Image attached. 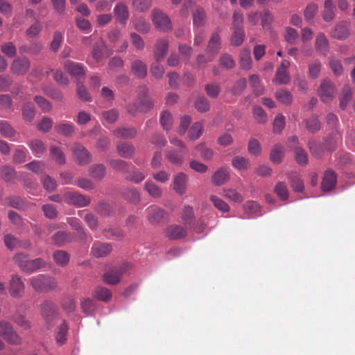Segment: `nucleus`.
I'll return each mask as SVG.
<instances>
[{
	"label": "nucleus",
	"instance_id": "obj_36",
	"mask_svg": "<svg viewBox=\"0 0 355 355\" xmlns=\"http://www.w3.org/2000/svg\"><path fill=\"white\" fill-rule=\"evenodd\" d=\"M117 137L132 138L136 136L137 130L135 128H119L114 131Z\"/></svg>",
	"mask_w": 355,
	"mask_h": 355
},
{
	"label": "nucleus",
	"instance_id": "obj_48",
	"mask_svg": "<svg viewBox=\"0 0 355 355\" xmlns=\"http://www.w3.org/2000/svg\"><path fill=\"white\" fill-rule=\"evenodd\" d=\"M210 200L213 203L214 206L222 212H227L230 210V206L221 198L216 196L211 195L210 196Z\"/></svg>",
	"mask_w": 355,
	"mask_h": 355
},
{
	"label": "nucleus",
	"instance_id": "obj_21",
	"mask_svg": "<svg viewBox=\"0 0 355 355\" xmlns=\"http://www.w3.org/2000/svg\"><path fill=\"white\" fill-rule=\"evenodd\" d=\"M230 179V173L227 168H220L215 171L211 177V182L216 186H220Z\"/></svg>",
	"mask_w": 355,
	"mask_h": 355
},
{
	"label": "nucleus",
	"instance_id": "obj_1",
	"mask_svg": "<svg viewBox=\"0 0 355 355\" xmlns=\"http://www.w3.org/2000/svg\"><path fill=\"white\" fill-rule=\"evenodd\" d=\"M13 259L22 271L28 273L33 272L46 265L42 259L37 258L31 260L28 259V255L24 253L15 254Z\"/></svg>",
	"mask_w": 355,
	"mask_h": 355
},
{
	"label": "nucleus",
	"instance_id": "obj_26",
	"mask_svg": "<svg viewBox=\"0 0 355 355\" xmlns=\"http://www.w3.org/2000/svg\"><path fill=\"white\" fill-rule=\"evenodd\" d=\"M284 156V147L280 144H275L270 152V159L275 164H279L282 162Z\"/></svg>",
	"mask_w": 355,
	"mask_h": 355
},
{
	"label": "nucleus",
	"instance_id": "obj_30",
	"mask_svg": "<svg viewBox=\"0 0 355 355\" xmlns=\"http://www.w3.org/2000/svg\"><path fill=\"white\" fill-rule=\"evenodd\" d=\"M232 29L233 33L230 39L231 44L234 46H239L242 44L245 37L243 28H236Z\"/></svg>",
	"mask_w": 355,
	"mask_h": 355
},
{
	"label": "nucleus",
	"instance_id": "obj_38",
	"mask_svg": "<svg viewBox=\"0 0 355 355\" xmlns=\"http://www.w3.org/2000/svg\"><path fill=\"white\" fill-rule=\"evenodd\" d=\"M144 189L148 193L154 198H158L162 196V191L161 189L152 181H147L145 184Z\"/></svg>",
	"mask_w": 355,
	"mask_h": 355
},
{
	"label": "nucleus",
	"instance_id": "obj_63",
	"mask_svg": "<svg viewBox=\"0 0 355 355\" xmlns=\"http://www.w3.org/2000/svg\"><path fill=\"white\" fill-rule=\"evenodd\" d=\"M248 150L250 154L253 155H259L261 153V146L256 139H250L248 145Z\"/></svg>",
	"mask_w": 355,
	"mask_h": 355
},
{
	"label": "nucleus",
	"instance_id": "obj_49",
	"mask_svg": "<svg viewBox=\"0 0 355 355\" xmlns=\"http://www.w3.org/2000/svg\"><path fill=\"white\" fill-rule=\"evenodd\" d=\"M295 159L300 165H305L308 162L307 153L301 147H296L293 149Z\"/></svg>",
	"mask_w": 355,
	"mask_h": 355
},
{
	"label": "nucleus",
	"instance_id": "obj_5",
	"mask_svg": "<svg viewBox=\"0 0 355 355\" xmlns=\"http://www.w3.org/2000/svg\"><path fill=\"white\" fill-rule=\"evenodd\" d=\"M152 20L155 27L160 31H166L171 28V24L168 16L159 10L152 12Z\"/></svg>",
	"mask_w": 355,
	"mask_h": 355
},
{
	"label": "nucleus",
	"instance_id": "obj_39",
	"mask_svg": "<svg viewBox=\"0 0 355 355\" xmlns=\"http://www.w3.org/2000/svg\"><path fill=\"white\" fill-rule=\"evenodd\" d=\"M1 177L6 182L13 181L16 178L15 169L9 166H4L1 168Z\"/></svg>",
	"mask_w": 355,
	"mask_h": 355
},
{
	"label": "nucleus",
	"instance_id": "obj_14",
	"mask_svg": "<svg viewBox=\"0 0 355 355\" xmlns=\"http://www.w3.org/2000/svg\"><path fill=\"white\" fill-rule=\"evenodd\" d=\"M335 89L331 84L329 80L324 79L322 80L320 85V89L318 91L319 95L321 99L324 102H328L331 101L334 96Z\"/></svg>",
	"mask_w": 355,
	"mask_h": 355
},
{
	"label": "nucleus",
	"instance_id": "obj_31",
	"mask_svg": "<svg viewBox=\"0 0 355 355\" xmlns=\"http://www.w3.org/2000/svg\"><path fill=\"white\" fill-rule=\"evenodd\" d=\"M28 146L35 157H40L46 150L43 142L37 139L31 140L28 144Z\"/></svg>",
	"mask_w": 355,
	"mask_h": 355
},
{
	"label": "nucleus",
	"instance_id": "obj_45",
	"mask_svg": "<svg viewBox=\"0 0 355 355\" xmlns=\"http://www.w3.org/2000/svg\"><path fill=\"white\" fill-rule=\"evenodd\" d=\"M0 132L6 138L12 137L16 133L14 128L6 121L0 122Z\"/></svg>",
	"mask_w": 355,
	"mask_h": 355
},
{
	"label": "nucleus",
	"instance_id": "obj_4",
	"mask_svg": "<svg viewBox=\"0 0 355 355\" xmlns=\"http://www.w3.org/2000/svg\"><path fill=\"white\" fill-rule=\"evenodd\" d=\"M76 162L81 166L86 165L91 162V155L89 151L80 144L76 143L71 148Z\"/></svg>",
	"mask_w": 355,
	"mask_h": 355
},
{
	"label": "nucleus",
	"instance_id": "obj_29",
	"mask_svg": "<svg viewBox=\"0 0 355 355\" xmlns=\"http://www.w3.org/2000/svg\"><path fill=\"white\" fill-rule=\"evenodd\" d=\"M53 258L57 265L64 267L69 261V254L63 250H56L53 254Z\"/></svg>",
	"mask_w": 355,
	"mask_h": 355
},
{
	"label": "nucleus",
	"instance_id": "obj_58",
	"mask_svg": "<svg viewBox=\"0 0 355 355\" xmlns=\"http://www.w3.org/2000/svg\"><path fill=\"white\" fill-rule=\"evenodd\" d=\"M205 89L209 97L216 98L219 94L220 88L218 83H213L207 84Z\"/></svg>",
	"mask_w": 355,
	"mask_h": 355
},
{
	"label": "nucleus",
	"instance_id": "obj_27",
	"mask_svg": "<svg viewBox=\"0 0 355 355\" xmlns=\"http://www.w3.org/2000/svg\"><path fill=\"white\" fill-rule=\"evenodd\" d=\"M132 72L138 78H143L147 75V66L141 60H137L132 63Z\"/></svg>",
	"mask_w": 355,
	"mask_h": 355
},
{
	"label": "nucleus",
	"instance_id": "obj_40",
	"mask_svg": "<svg viewBox=\"0 0 355 355\" xmlns=\"http://www.w3.org/2000/svg\"><path fill=\"white\" fill-rule=\"evenodd\" d=\"M232 164L237 170H245L250 167L249 160L241 156H235L232 160Z\"/></svg>",
	"mask_w": 355,
	"mask_h": 355
},
{
	"label": "nucleus",
	"instance_id": "obj_20",
	"mask_svg": "<svg viewBox=\"0 0 355 355\" xmlns=\"http://www.w3.org/2000/svg\"><path fill=\"white\" fill-rule=\"evenodd\" d=\"M336 175L332 171H327L324 173L321 188L323 191H330L336 184Z\"/></svg>",
	"mask_w": 355,
	"mask_h": 355
},
{
	"label": "nucleus",
	"instance_id": "obj_8",
	"mask_svg": "<svg viewBox=\"0 0 355 355\" xmlns=\"http://www.w3.org/2000/svg\"><path fill=\"white\" fill-rule=\"evenodd\" d=\"M64 67L67 73L78 81L85 78V72L81 64L67 60L64 62Z\"/></svg>",
	"mask_w": 355,
	"mask_h": 355
},
{
	"label": "nucleus",
	"instance_id": "obj_41",
	"mask_svg": "<svg viewBox=\"0 0 355 355\" xmlns=\"http://www.w3.org/2000/svg\"><path fill=\"white\" fill-rule=\"evenodd\" d=\"M220 49V37L218 33L212 35L207 46V49L212 53H216Z\"/></svg>",
	"mask_w": 355,
	"mask_h": 355
},
{
	"label": "nucleus",
	"instance_id": "obj_61",
	"mask_svg": "<svg viewBox=\"0 0 355 355\" xmlns=\"http://www.w3.org/2000/svg\"><path fill=\"white\" fill-rule=\"evenodd\" d=\"M35 101L44 112H49L52 108L51 103L43 96H36L35 97Z\"/></svg>",
	"mask_w": 355,
	"mask_h": 355
},
{
	"label": "nucleus",
	"instance_id": "obj_56",
	"mask_svg": "<svg viewBox=\"0 0 355 355\" xmlns=\"http://www.w3.org/2000/svg\"><path fill=\"white\" fill-rule=\"evenodd\" d=\"M305 123L307 130L311 132H316L320 128V123L315 116H312L306 120Z\"/></svg>",
	"mask_w": 355,
	"mask_h": 355
},
{
	"label": "nucleus",
	"instance_id": "obj_9",
	"mask_svg": "<svg viewBox=\"0 0 355 355\" xmlns=\"http://www.w3.org/2000/svg\"><path fill=\"white\" fill-rule=\"evenodd\" d=\"M128 268V265L124 264L119 268H113L105 272L103 275V280L108 284H116L119 282L121 276Z\"/></svg>",
	"mask_w": 355,
	"mask_h": 355
},
{
	"label": "nucleus",
	"instance_id": "obj_62",
	"mask_svg": "<svg viewBox=\"0 0 355 355\" xmlns=\"http://www.w3.org/2000/svg\"><path fill=\"white\" fill-rule=\"evenodd\" d=\"M275 193L282 200H286L288 198V191L286 186L283 182H278L275 188Z\"/></svg>",
	"mask_w": 355,
	"mask_h": 355
},
{
	"label": "nucleus",
	"instance_id": "obj_50",
	"mask_svg": "<svg viewBox=\"0 0 355 355\" xmlns=\"http://www.w3.org/2000/svg\"><path fill=\"white\" fill-rule=\"evenodd\" d=\"M250 83L253 88L254 93L257 96H259L263 93L264 88L260 84V79L257 75H252L249 78Z\"/></svg>",
	"mask_w": 355,
	"mask_h": 355
},
{
	"label": "nucleus",
	"instance_id": "obj_25",
	"mask_svg": "<svg viewBox=\"0 0 355 355\" xmlns=\"http://www.w3.org/2000/svg\"><path fill=\"white\" fill-rule=\"evenodd\" d=\"M55 130L64 137H71L74 133V125L71 122H61L55 125Z\"/></svg>",
	"mask_w": 355,
	"mask_h": 355
},
{
	"label": "nucleus",
	"instance_id": "obj_23",
	"mask_svg": "<svg viewBox=\"0 0 355 355\" xmlns=\"http://www.w3.org/2000/svg\"><path fill=\"white\" fill-rule=\"evenodd\" d=\"M186 230L180 225H170L166 228V235L171 240L180 239L186 236Z\"/></svg>",
	"mask_w": 355,
	"mask_h": 355
},
{
	"label": "nucleus",
	"instance_id": "obj_52",
	"mask_svg": "<svg viewBox=\"0 0 355 355\" xmlns=\"http://www.w3.org/2000/svg\"><path fill=\"white\" fill-rule=\"evenodd\" d=\"M203 124L202 122L195 123L189 130V138L191 140L198 139L202 134Z\"/></svg>",
	"mask_w": 355,
	"mask_h": 355
},
{
	"label": "nucleus",
	"instance_id": "obj_16",
	"mask_svg": "<svg viewBox=\"0 0 355 355\" xmlns=\"http://www.w3.org/2000/svg\"><path fill=\"white\" fill-rule=\"evenodd\" d=\"M112 250L110 244L97 242L93 244L91 252L95 257L101 258L108 255Z\"/></svg>",
	"mask_w": 355,
	"mask_h": 355
},
{
	"label": "nucleus",
	"instance_id": "obj_46",
	"mask_svg": "<svg viewBox=\"0 0 355 355\" xmlns=\"http://www.w3.org/2000/svg\"><path fill=\"white\" fill-rule=\"evenodd\" d=\"M352 96L351 87L349 85L344 86L340 99V107L342 109L346 107L348 103L350 101Z\"/></svg>",
	"mask_w": 355,
	"mask_h": 355
},
{
	"label": "nucleus",
	"instance_id": "obj_59",
	"mask_svg": "<svg viewBox=\"0 0 355 355\" xmlns=\"http://www.w3.org/2000/svg\"><path fill=\"white\" fill-rule=\"evenodd\" d=\"M135 28L141 33H146L149 30L150 24L143 18H137L133 21Z\"/></svg>",
	"mask_w": 355,
	"mask_h": 355
},
{
	"label": "nucleus",
	"instance_id": "obj_11",
	"mask_svg": "<svg viewBox=\"0 0 355 355\" xmlns=\"http://www.w3.org/2000/svg\"><path fill=\"white\" fill-rule=\"evenodd\" d=\"M187 153V149L168 148L166 150L165 156L166 159L173 165L181 166L184 161V155Z\"/></svg>",
	"mask_w": 355,
	"mask_h": 355
},
{
	"label": "nucleus",
	"instance_id": "obj_42",
	"mask_svg": "<svg viewBox=\"0 0 355 355\" xmlns=\"http://www.w3.org/2000/svg\"><path fill=\"white\" fill-rule=\"evenodd\" d=\"M122 196L123 198L132 203H137L140 200V196L138 191L135 189H125Z\"/></svg>",
	"mask_w": 355,
	"mask_h": 355
},
{
	"label": "nucleus",
	"instance_id": "obj_64",
	"mask_svg": "<svg viewBox=\"0 0 355 355\" xmlns=\"http://www.w3.org/2000/svg\"><path fill=\"white\" fill-rule=\"evenodd\" d=\"M102 116L103 119L107 123H113L117 120L119 117V112L117 110L112 109L107 111L103 112Z\"/></svg>",
	"mask_w": 355,
	"mask_h": 355
},
{
	"label": "nucleus",
	"instance_id": "obj_13",
	"mask_svg": "<svg viewBox=\"0 0 355 355\" xmlns=\"http://www.w3.org/2000/svg\"><path fill=\"white\" fill-rule=\"evenodd\" d=\"M57 306L51 301L46 300L40 305V312L44 320L49 323L57 315Z\"/></svg>",
	"mask_w": 355,
	"mask_h": 355
},
{
	"label": "nucleus",
	"instance_id": "obj_54",
	"mask_svg": "<svg viewBox=\"0 0 355 355\" xmlns=\"http://www.w3.org/2000/svg\"><path fill=\"white\" fill-rule=\"evenodd\" d=\"M173 117L170 112L164 111L160 116V123L165 130H168L171 128Z\"/></svg>",
	"mask_w": 355,
	"mask_h": 355
},
{
	"label": "nucleus",
	"instance_id": "obj_3",
	"mask_svg": "<svg viewBox=\"0 0 355 355\" xmlns=\"http://www.w3.org/2000/svg\"><path fill=\"white\" fill-rule=\"evenodd\" d=\"M0 336L12 345H20L21 343V338L6 321H0Z\"/></svg>",
	"mask_w": 355,
	"mask_h": 355
},
{
	"label": "nucleus",
	"instance_id": "obj_24",
	"mask_svg": "<svg viewBox=\"0 0 355 355\" xmlns=\"http://www.w3.org/2000/svg\"><path fill=\"white\" fill-rule=\"evenodd\" d=\"M315 48L316 51L322 54H327L329 51V41L326 35L319 33L315 36Z\"/></svg>",
	"mask_w": 355,
	"mask_h": 355
},
{
	"label": "nucleus",
	"instance_id": "obj_35",
	"mask_svg": "<svg viewBox=\"0 0 355 355\" xmlns=\"http://www.w3.org/2000/svg\"><path fill=\"white\" fill-rule=\"evenodd\" d=\"M334 6L331 0H326L324 3L322 18L325 21H330L334 18Z\"/></svg>",
	"mask_w": 355,
	"mask_h": 355
},
{
	"label": "nucleus",
	"instance_id": "obj_15",
	"mask_svg": "<svg viewBox=\"0 0 355 355\" xmlns=\"http://www.w3.org/2000/svg\"><path fill=\"white\" fill-rule=\"evenodd\" d=\"M114 13L117 21L121 24H126L129 19V11L125 3L118 2L114 8Z\"/></svg>",
	"mask_w": 355,
	"mask_h": 355
},
{
	"label": "nucleus",
	"instance_id": "obj_44",
	"mask_svg": "<svg viewBox=\"0 0 355 355\" xmlns=\"http://www.w3.org/2000/svg\"><path fill=\"white\" fill-rule=\"evenodd\" d=\"M106 49L105 44L104 42L101 40L98 42H97L93 49L92 51V56L97 61L101 60L104 55V51Z\"/></svg>",
	"mask_w": 355,
	"mask_h": 355
},
{
	"label": "nucleus",
	"instance_id": "obj_10",
	"mask_svg": "<svg viewBox=\"0 0 355 355\" xmlns=\"http://www.w3.org/2000/svg\"><path fill=\"white\" fill-rule=\"evenodd\" d=\"M31 62L26 57H19L15 58L11 65L12 72L17 76L25 74L29 69Z\"/></svg>",
	"mask_w": 355,
	"mask_h": 355
},
{
	"label": "nucleus",
	"instance_id": "obj_57",
	"mask_svg": "<svg viewBox=\"0 0 355 355\" xmlns=\"http://www.w3.org/2000/svg\"><path fill=\"white\" fill-rule=\"evenodd\" d=\"M44 216L49 219H54L58 216L56 207L51 204H46L42 207Z\"/></svg>",
	"mask_w": 355,
	"mask_h": 355
},
{
	"label": "nucleus",
	"instance_id": "obj_28",
	"mask_svg": "<svg viewBox=\"0 0 355 355\" xmlns=\"http://www.w3.org/2000/svg\"><path fill=\"white\" fill-rule=\"evenodd\" d=\"M116 150L121 157L123 158H130L135 151V148L131 144L121 142L118 144Z\"/></svg>",
	"mask_w": 355,
	"mask_h": 355
},
{
	"label": "nucleus",
	"instance_id": "obj_19",
	"mask_svg": "<svg viewBox=\"0 0 355 355\" xmlns=\"http://www.w3.org/2000/svg\"><path fill=\"white\" fill-rule=\"evenodd\" d=\"M168 48V42L166 40H159L156 44L154 51V58L157 62H159L165 57Z\"/></svg>",
	"mask_w": 355,
	"mask_h": 355
},
{
	"label": "nucleus",
	"instance_id": "obj_18",
	"mask_svg": "<svg viewBox=\"0 0 355 355\" xmlns=\"http://www.w3.org/2000/svg\"><path fill=\"white\" fill-rule=\"evenodd\" d=\"M187 176L184 173H178L173 180V189L179 195H183L187 189Z\"/></svg>",
	"mask_w": 355,
	"mask_h": 355
},
{
	"label": "nucleus",
	"instance_id": "obj_12",
	"mask_svg": "<svg viewBox=\"0 0 355 355\" xmlns=\"http://www.w3.org/2000/svg\"><path fill=\"white\" fill-rule=\"evenodd\" d=\"M148 214V220L150 224L156 225L164 221L166 217V212L162 208L151 205L146 209Z\"/></svg>",
	"mask_w": 355,
	"mask_h": 355
},
{
	"label": "nucleus",
	"instance_id": "obj_17",
	"mask_svg": "<svg viewBox=\"0 0 355 355\" xmlns=\"http://www.w3.org/2000/svg\"><path fill=\"white\" fill-rule=\"evenodd\" d=\"M349 35V24L345 21H341L337 24L331 32V35L338 40L345 39Z\"/></svg>",
	"mask_w": 355,
	"mask_h": 355
},
{
	"label": "nucleus",
	"instance_id": "obj_32",
	"mask_svg": "<svg viewBox=\"0 0 355 355\" xmlns=\"http://www.w3.org/2000/svg\"><path fill=\"white\" fill-rule=\"evenodd\" d=\"M105 167L103 164L93 165L89 168V175L98 180H102L105 175Z\"/></svg>",
	"mask_w": 355,
	"mask_h": 355
},
{
	"label": "nucleus",
	"instance_id": "obj_6",
	"mask_svg": "<svg viewBox=\"0 0 355 355\" xmlns=\"http://www.w3.org/2000/svg\"><path fill=\"white\" fill-rule=\"evenodd\" d=\"M64 202L76 207H85L90 202L89 197L76 192H67L64 193Z\"/></svg>",
	"mask_w": 355,
	"mask_h": 355
},
{
	"label": "nucleus",
	"instance_id": "obj_2",
	"mask_svg": "<svg viewBox=\"0 0 355 355\" xmlns=\"http://www.w3.org/2000/svg\"><path fill=\"white\" fill-rule=\"evenodd\" d=\"M30 283L35 291L41 293L52 291L57 286L55 279L42 275L32 277L30 279Z\"/></svg>",
	"mask_w": 355,
	"mask_h": 355
},
{
	"label": "nucleus",
	"instance_id": "obj_60",
	"mask_svg": "<svg viewBox=\"0 0 355 355\" xmlns=\"http://www.w3.org/2000/svg\"><path fill=\"white\" fill-rule=\"evenodd\" d=\"M194 217V213L193 208L191 206H186L184 207L182 214V218L184 222V223L186 225H191L192 220Z\"/></svg>",
	"mask_w": 355,
	"mask_h": 355
},
{
	"label": "nucleus",
	"instance_id": "obj_51",
	"mask_svg": "<svg viewBox=\"0 0 355 355\" xmlns=\"http://www.w3.org/2000/svg\"><path fill=\"white\" fill-rule=\"evenodd\" d=\"M52 240L55 245L58 246H62L64 243L69 242L71 239L69 235L67 233L64 232H58L53 235Z\"/></svg>",
	"mask_w": 355,
	"mask_h": 355
},
{
	"label": "nucleus",
	"instance_id": "obj_55",
	"mask_svg": "<svg viewBox=\"0 0 355 355\" xmlns=\"http://www.w3.org/2000/svg\"><path fill=\"white\" fill-rule=\"evenodd\" d=\"M298 37L297 31L293 28L286 27L285 33L284 35V40L289 44H295L297 38Z\"/></svg>",
	"mask_w": 355,
	"mask_h": 355
},
{
	"label": "nucleus",
	"instance_id": "obj_53",
	"mask_svg": "<svg viewBox=\"0 0 355 355\" xmlns=\"http://www.w3.org/2000/svg\"><path fill=\"white\" fill-rule=\"evenodd\" d=\"M309 76L311 78H316L319 76L321 71V63L318 60H315L308 66Z\"/></svg>",
	"mask_w": 355,
	"mask_h": 355
},
{
	"label": "nucleus",
	"instance_id": "obj_47",
	"mask_svg": "<svg viewBox=\"0 0 355 355\" xmlns=\"http://www.w3.org/2000/svg\"><path fill=\"white\" fill-rule=\"evenodd\" d=\"M22 115L25 120L31 121L35 115V110L33 103H26L22 107Z\"/></svg>",
	"mask_w": 355,
	"mask_h": 355
},
{
	"label": "nucleus",
	"instance_id": "obj_34",
	"mask_svg": "<svg viewBox=\"0 0 355 355\" xmlns=\"http://www.w3.org/2000/svg\"><path fill=\"white\" fill-rule=\"evenodd\" d=\"M67 331V326L65 322L63 321L55 332V340L58 345H62L66 342Z\"/></svg>",
	"mask_w": 355,
	"mask_h": 355
},
{
	"label": "nucleus",
	"instance_id": "obj_43",
	"mask_svg": "<svg viewBox=\"0 0 355 355\" xmlns=\"http://www.w3.org/2000/svg\"><path fill=\"white\" fill-rule=\"evenodd\" d=\"M276 99L281 103L289 105L293 101L291 94L285 89H280L275 92Z\"/></svg>",
	"mask_w": 355,
	"mask_h": 355
},
{
	"label": "nucleus",
	"instance_id": "obj_7",
	"mask_svg": "<svg viewBox=\"0 0 355 355\" xmlns=\"http://www.w3.org/2000/svg\"><path fill=\"white\" fill-rule=\"evenodd\" d=\"M25 290V285L21 278L14 275L11 277L9 282V293L10 295L15 298H20L23 296Z\"/></svg>",
	"mask_w": 355,
	"mask_h": 355
},
{
	"label": "nucleus",
	"instance_id": "obj_37",
	"mask_svg": "<svg viewBox=\"0 0 355 355\" xmlns=\"http://www.w3.org/2000/svg\"><path fill=\"white\" fill-rule=\"evenodd\" d=\"M50 155L52 159L58 164H65V157L63 152L57 146H51L50 147Z\"/></svg>",
	"mask_w": 355,
	"mask_h": 355
},
{
	"label": "nucleus",
	"instance_id": "obj_33",
	"mask_svg": "<svg viewBox=\"0 0 355 355\" xmlns=\"http://www.w3.org/2000/svg\"><path fill=\"white\" fill-rule=\"evenodd\" d=\"M240 65L243 69L249 70L252 66L251 53L249 49H243L240 53Z\"/></svg>",
	"mask_w": 355,
	"mask_h": 355
},
{
	"label": "nucleus",
	"instance_id": "obj_22",
	"mask_svg": "<svg viewBox=\"0 0 355 355\" xmlns=\"http://www.w3.org/2000/svg\"><path fill=\"white\" fill-rule=\"evenodd\" d=\"M290 81V77L287 71V67L282 63L277 68L274 82L279 85H286Z\"/></svg>",
	"mask_w": 355,
	"mask_h": 355
}]
</instances>
